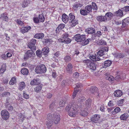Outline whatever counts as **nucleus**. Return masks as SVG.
I'll use <instances>...</instances> for the list:
<instances>
[{"label": "nucleus", "mask_w": 129, "mask_h": 129, "mask_svg": "<svg viewBox=\"0 0 129 129\" xmlns=\"http://www.w3.org/2000/svg\"><path fill=\"white\" fill-rule=\"evenodd\" d=\"M79 106L75 103H70L66 108V111L68 112L69 115L71 117H74L78 113Z\"/></svg>", "instance_id": "nucleus-1"}, {"label": "nucleus", "mask_w": 129, "mask_h": 129, "mask_svg": "<svg viewBox=\"0 0 129 129\" xmlns=\"http://www.w3.org/2000/svg\"><path fill=\"white\" fill-rule=\"evenodd\" d=\"M69 20L70 23H71L72 27L74 26L78 23V21L75 19V17L73 13H71L69 15Z\"/></svg>", "instance_id": "nucleus-2"}, {"label": "nucleus", "mask_w": 129, "mask_h": 129, "mask_svg": "<svg viewBox=\"0 0 129 129\" xmlns=\"http://www.w3.org/2000/svg\"><path fill=\"white\" fill-rule=\"evenodd\" d=\"M46 68L45 65H41L37 66L35 70L37 73H43L46 72Z\"/></svg>", "instance_id": "nucleus-3"}, {"label": "nucleus", "mask_w": 129, "mask_h": 129, "mask_svg": "<svg viewBox=\"0 0 129 129\" xmlns=\"http://www.w3.org/2000/svg\"><path fill=\"white\" fill-rule=\"evenodd\" d=\"M85 35H80L77 34L74 37V39L77 42H81L85 40Z\"/></svg>", "instance_id": "nucleus-4"}, {"label": "nucleus", "mask_w": 129, "mask_h": 129, "mask_svg": "<svg viewBox=\"0 0 129 129\" xmlns=\"http://www.w3.org/2000/svg\"><path fill=\"white\" fill-rule=\"evenodd\" d=\"M100 116L98 114L93 115L91 118V121L92 123H97L99 122L100 119Z\"/></svg>", "instance_id": "nucleus-5"}, {"label": "nucleus", "mask_w": 129, "mask_h": 129, "mask_svg": "<svg viewBox=\"0 0 129 129\" xmlns=\"http://www.w3.org/2000/svg\"><path fill=\"white\" fill-rule=\"evenodd\" d=\"M36 42V41L35 39H32L30 40L28 45V47L31 49L35 50L36 47L35 45Z\"/></svg>", "instance_id": "nucleus-6"}, {"label": "nucleus", "mask_w": 129, "mask_h": 129, "mask_svg": "<svg viewBox=\"0 0 129 129\" xmlns=\"http://www.w3.org/2000/svg\"><path fill=\"white\" fill-rule=\"evenodd\" d=\"M1 115L2 118L4 120H7L9 117V113L6 110H4L2 111Z\"/></svg>", "instance_id": "nucleus-7"}, {"label": "nucleus", "mask_w": 129, "mask_h": 129, "mask_svg": "<svg viewBox=\"0 0 129 129\" xmlns=\"http://www.w3.org/2000/svg\"><path fill=\"white\" fill-rule=\"evenodd\" d=\"M35 55V53L33 50H28L27 52L25 54L24 56V59H26L29 57L33 56Z\"/></svg>", "instance_id": "nucleus-8"}, {"label": "nucleus", "mask_w": 129, "mask_h": 129, "mask_svg": "<svg viewBox=\"0 0 129 129\" xmlns=\"http://www.w3.org/2000/svg\"><path fill=\"white\" fill-rule=\"evenodd\" d=\"M53 119L54 122L55 124H58L60 120V118L59 114L55 113L53 115Z\"/></svg>", "instance_id": "nucleus-9"}, {"label": "nucleus", "mask_w": 129, "mask_h": 129, "mask_svg": "<svg viewBox=\"0 0 129 129\" xmlns=\"http://www.w3.org/2000/svg\"><path fill=\"white\" fill-rule=\"evenodd\" d=\"M98 88L96 87H92L90 89V92L95 95L99 96V94L98 91Z\"/></svg>", "instance_id": "nucleus-10"}, {"label": "nucleus", "mask_w": 129, "mask_h": 129, "mask_svg": "<svg viewBox=\"0 0 129 129\" xmlns=\"http://www.w3.org/2000/svg\"><path fill=\"white\" fill-rule=\"evenodd\" d=\"M98 21L100 22H106L109 20V18H106L105 16H98L96 18Z\"/></svg>", "instance_id": "nucleus-11"}, {"label": "nucleus", "mask_w": 129, "mask_h": 129, "mask_svg": "<svg viewBox=\"0 0 129 129\" xmlns=\"http://www.w3.org/2000/svg\"><path fill=\"white\" fill-rule=\"evenodd\" d=\"M31 29L30 26H26L22 27L20 30V32L22 33L23 34L27 32L29 30Z\"/></svg>", "instance_id": "nucleus-12"}, {"label": "nucleus", "mask_w": 129, "mask_h": 129, "mask_svg": "<svg viewBox=\"0 0 129 129\" xmlns=\"http://www.w3.org/2000/svg\"><path fill=\"white\" fill-rule=\"evenodd\" d=\"M9 18L7 16V14L6 13H4L1 15L0 17V19L2 20L3 21H8L9 20Z\"/></svg>", "instance_id": "nucleus-13"}, {"label": "nucleus", "mask_w": 129, "mask_h": 129, "mask_svg": "<svg viewBox=\"0 0 129 129\" xmlns=\"http://www.w3.org/2000/svg\"><path fill=\"white\" fill-rule=\"evenodd\" d=\"M73 66L71 63H69L67 65L66 68L67 72L69 74H71L72 73Z\"/></svg>", "instance_id": "nucleus-14"}, {"label": "nucleus", "mask_w": 129, "mask_h": 129, "mask_svg": "<svg viewBox=\"0 0 129 129\" xmlns=\"http://www.w3.org/2000/svg\"><path fill=\"white\" fill-rule=\"evenodd\" d=\"M129 24V17H128L124 19L123 21L122 27L123 28Z\"/></svg>", "instance_id": "nucleus-15"}, {"label": "nucleus", "mask_w": 129, "mask_h": 129, "mask_svg": "<svg viewBox=\"0 0 129 129\" xmlns=\"http://www.w3.org/2000/svg\"><path fill=\"white\" fill-rule=\"evenodd\" d=\"M40 83V81L39 79H34L31 81L30 84L32 85H35L38 84Z\"/></svg>", "instance_id": "nucleus-16"}, {"label": "nucleus", "mask_w": 129, "mask_h": 129, "mask_svg": "<svg viewBox=\"0 0 129 129\" xmlns=\"http://www.w3.org/2000/svg\"><path fill=\"white\" fill-rule=\"evenodd\" d=\"M89 58L93 61H98L101 59L100 57L99 56H97L95 54L92 56H90Z\"/></svg>", "instance_id": "nucleus-17"}, {"label": "nucleus", "mask_w": 129, "mask_h": 129, "mask_svg": "<svg viewBox=\"0 0 129 129\" xmlns=\"http://www.w3.org/2000/svg\"><path fill=\"white\" fill-rule=\"evenodd\" d=\"M126 75L125 73L121 74L120 75H119L116 76L114 78V80L118 81L119 79H124L125 78Z\"/></svg>", "instance_id": "nucleus-18"}, {"label": "nucleus", "mask_w": 129, "mask_h": 129, "mask_svg": "<svg viewBox=\"0 0 129 129\" xmlns=\"http://www.w3.org/2000/svg\"><path fill=\"white\" fill-rule=\"evenodd\" d=\"M68 17L65 14H63L62 15V21L65 23H67L69 21Z\"/></svg>", "instance_id": "nucleus-19"}, {"label": "nucleus", "mask_w": 129, "mask_h": 129, "mask_svg": "<svg viewBox=\"0 0 129 129\" xmlns=\"http://www.w3.org/2000/svg\"><path fill=\"white\" fill-rule=\"evenodd\" d=\"M122 95V93L121 90H118L115 91L114 93L115 96L119 97Z\"/></svg>", "instance_id": "nucleus-20"}, {"label": "nucleus", "mask_w": 129, "mask_h": 129, "mask_svg": "<svg viewBox=\"0 0 129 129\" xmlns=\"http://www.w3.org/2000/svg\"><path fill=\"white\" fill-rule=\"evenodd\" d=\"M97 65L93 63H90L88 66V68L92 70H95L96 68Z\"/></svg>", "instance_id": "nucleus-21"}, {"label": "nucleus", "mask_w": 129, "mask_h": 129, "mask_svg": "<svg viewBox=\"0 0 129 129\" xmlns=\"http://www.w3.org/2000/svg\"><path fill=\"white\" fill-rule=\"evenodd\" d=\"M49 52V48L48 47H45L44 48L42 51V53L44 55H46Z\"/></svg>", "instance_id": "nucleus-22"}, {"label": "nucleus", "mask_w": 129, "mask_h": 129, "mask_svg": "<svg viewBox=\"0 0 129 129\" xmlns=\"http://www.w3.org/2000/svg\"><path fill=\"white\" fill-rule=\"evenodd\" d=\"M95 31L94 29L92 28H87L85 30V31L88 34H91L95 32Z\"/></svg>", "instance_id": "nucleus-23"}, {"label": "nucleus", "mask_w": 129, "mask_h": 129, "mask_svg": "<svg viewBox=\"0 0 129 129\" xmlns=\"http://www.w3.org/2000/svg\"><path fill=\"white\" fill-rule=\"evenodd\" d=\"M112 63V62L110 60H107L105 61L104 62L103 67L106 68L110 66Z\"/></svg>", "instance_id": "nucleus-24"}, {"label": "nucleus", "mask_w": 129, "mask_h": 129, "mask_svg": "<svg viewBox=\"0 0 129 129\" xmlns=\"http://www.w3.org/2000/svg\"><path fill=\"white\" fill-rule=\"evenodd\" d=\"M122 11V10H119L118 11L114 13V15L118 16H121L123 15Z\"/></svg>", "instance_id": "nucleus-25"}, {"label": "nucleus", "mask_w": 129, "mask_h": 129, "mask_svg": "<svg viewBox=\"0 0 129 129\" xmlns=\"http://www.w3.org/2000/svg\"><path fill=\"white\" fill-rule=\"evenodd\" d=\"M44 36V35L43 33H40L35 34L34 36V37L35 38L38 39H41L43 38Z\"/></svg>", "instance_id": "nucleus-26"}, {"label": "nucleus", "mask_w": 129, "mask_h": 129, "mask_svg": "<svg viewBox=\"0 0 129 129\" xmlns=\"http://www.w3.org/2000/svg\"><path fill=\"white\" fill-rule=\"evenodd\" d=\"M128 116V115L127 113H125L122 115L120 116V118L121 120H126Z\"/></svg>", "instance_id": "nucleus-27"}, {"label": "nucleus", "mask_w": 129, "mask_h": 129, "mask_svg": "<svg viewBox=\"0 0 129 129\" xmlns=\"http://www.w3.org/2000/svg\"><path fill=\"white\" fill-rule=\"evenodd\" d=\"M42 84H40L38 85L34 88L35 91L37 92H40L42 89Z\"/></svg>", "instance_id": "nucleus-28"}, {"label": "nucleus", "mask_w": 129, "mask_h": 129, "mask_svg": "<svg viewBox=\"0 0 129 129\" xmlns=\"http://www.w3.org/2000/svg\"><path fill=\"white\" fill-rule=\"evenodd\" d=\"M64 24H61L58 25L57 27L56 31V33H58V31L63 29L64 27Z\"/></svg>", "instance_id": "nucleus-29"}, {"label": "nucleus", "mask_w": 129, "mask_h": 129, "mask_svg": "<svg viewBox=\"0 0 129 129\" xmlns=\"http://www.w3.org/2000/svg\"><path fill=\"white\" fill-rule=\"evenodd\" d=\"M21 73L23 75H27L28 73V71L26 68H23L21 71Z\"/></svg>", "instance_id": "nucleus-30"}, {"label": "nucleus", "mask_w": 129, "mask_h": 129, "mask_svg": "<svg viewBox=\"0 0 129 129\" xmlns=\"http://www.w3.org/2000/svg\"><path fill=\"white\" fill-rule=\"evenodd\" d=\"M98 44L99 45H104L106 44V42L103 40H99L98 42Z\"/></svg>", "instance_id": "nucleus-31"}, {"label": "nucleus", "mask_w": 129, "mask_h": 129, "mask_svg": "<svg viewBox=\"0 0 129 129\" xmlns=\"http://www.w3.org/2000/svg\"><path fill=\"white\" fill-rule=\"evenodd\" d=\"M71 40L68 37L66 39H62V40L60 41V42H63L65 43L68 44L70 43L71 42Z\"/></svg>", "instance_id": "nucleus-32"}, {"label": "nucleus", "mask_w": 129, "mask_h": 129, "mask_svg": "<svg viewBox=\"0 0 129 129\" xmlns=\"http://www.w3.org/2000/svg\"><path fill=\"white\" fill-rule=\"evenodd\" d=\"M6 65L5 64H3L0 69V73H4L6 70Z\"/></svg>", "instance_id": "nucleus-33"}, {"label": "nucleus", "mask_w": 129, "mask_h": 129, "mask_svg": "<svg viewBox=\"0 0 129 129\" xmlns=\"http://www.w3.org/2000/svg\"><path fill=\"white\" fill-rule=\"evenodd\" d=\"M114 108L113 107H110L108 108L107 109V111L112 116V115H114V110H113Z\"/></svg>", "instance_id": "nucleus-34"}, {"label": "nucleus", "mask_w": 129, "mask_h": 129, "mask_svg": "<svg viewBox=\"0 0 129 129\" xmlns=\"http://www.w3.org/2000/svg\"><path fill=\"white\" fill-rule=\"evenodd\" d=\"M85 9L86 10L88 13L92 11V7L91 5H87L86 6Z\"/></svg>", "instance_id": "nucleus-35"}, {"label": "nucleus", "mask_w": 129, "mask_h": 129, "mask_svg": "<svg viewBox=\"0 0 129 129\" xmlns=\"http://www.w3.org/2000/svg\"><path fill=\"white\" fill-rule=\"evenodd\" d=\"M82 6V5L80 4H75L73 5V8L74 10H75L81 7Z\"/></svg>", "instance_id": "nucleus-36"}, {"label": "nucleus", "mask_w": 129, "mask_h": 129, "mask_svg": "<svg viewBox=\"0 0 129 129\" xmlns=\"http://www.w3.org/2000/svg\"><path fill=\"white\" fill-rule=\"evenodd\" d=\"M25 84L24 82H22L19 83V89L21 90H22L25 86Z\"/></svg>", "instance_id": "nucleus-37"}, {"label": "nucleus", "mask_w": 129, "mask_h": 129, "mask_svg": "<svg viewBox=\"0 0 129 129\" xmlns=\"http://www.w3.org/2000/svg\"><path fill=\"white\" fill-rule=\"evenodd\" d=\"M64 59L65 62H67L70 61L72 59V58L70 56L66 55L64 57Z\"/></svg>", "instance_id": "nucleus-38"}, {"label": "nucleus", "mask_w": 129, "mask_h": 129, "mask_svg": "<svg viewBox=\"0 0 129 129\" xmlns=\"http://www.w3.org/2000/svg\"><path fill=\"white\" fill-rule=\"evenodd\" d=\"M16 79L14 77L12 78L9 82V84L11 85H13L16 82Z\"/></svg>", "instance_id": "nucleus-39"}, {"label": "nucleus", "mask_w": 129, "mask_h": 129, "mask_svg": "<svg viewBox=\"0 0 129 129\" xmlns=\"http://www.w3.org/2000/svg\"><path fill=\"white\" fill-rule=\"evenodd\" d=\"M105 78L106 80L111 81H114V77L113 76L110 75L106 76Z\"/></svg>", "instance_id": "nucleus-40"}, {"label": "nucleus", "mask_w": 129, "mask_h": 129, "mask_svg": "<svg viewBox=\"0 0 129 129\" xmlns=\"http://www.w3.org/2000/svg\"><path fill=\"white\" fill-rule=\"evenodd\" d=\"M77 99L79 102H82L85 100V98L82 95L78 97Z\"/></svg>", "instance_id": "nucleus-41"}, {"label": "nucleus", "mask_w": 129, "mask_h": 129, "mask_svg": "<svg viewBox=\"0 0 129 129\" xmlns=\"http://www.w3.org/2000/svg\"><path fill=\"white\" fill-rule=\"evenodd\" d=\"M105 16L106 17V18H108L112 17L113 16V14L110 12H107V13Z\"/></svg>", "instance_id": "nucleus-42"}, {"label": "nucleus", "mask_w": 129, "mask_h": 129, "mask_svg": "<svg viewBox=\"0 0 129 129\" xmlns=\"http://www.w3.org/2000/svg\"><path fill=\"white\" fill-rule=\"evenodd\" d=\"M39 21L43 22L44 21L45 18L43 15L42 14H40L39 16Z\"/></svg>", "instance_id": "nucleus-43"}, {"label": "nucleus", "mask_w": 129, "mask_h": 129, "mask_svg": "<svg viewBox=\"0 0 129 129\" xmlns=\"http://www.w3.org/2000/svg\"><path fill=\"white\" fill-rule=\"evenodd\" d=\"M87 11L85 9H81L80 10V13L81 14L83 15H87L88 13Z\"/></svg>", "instance_id": "nucleus-44"}, {"label": "nucleus", "mask_w": 129, "mask_h": 129, "mask_svg": "<svg viewBox=\"0 0 129 129\" xmlns=\"http://www.w3.org/2000/svg\"><path fill=\"white\" fill-rule=\"evenodd\" d=\"M17 23L19 25L23 26L24 25V22H22L20 20L17 19L16 21Z\"/></svg>", "instance_id": "nucleus-45"}, {"label": "nucleus", "mask_w": 129, "mask_h": 129, "mask_svg": "<svg viewBox=\"0 0 129 129\" xmlns=\"http://www.w3.org/2000/svg\"><path fill=\"white\" fill-rule=\"evenodd\" d=\"M88 113L85 111H81L80 112V115L83 116H87Z\"/></svg>", "instance_id": "nucleus-46"}, {"label": "nucleus", "mask_w": 129, "mask_h": 129, "mask_svg": "<svg viewBox=\"0 0 129 129\" xmlns=\"http://www.w3.org/2000/svg\"><path fill=\"white\" fill-rule=\"evenodd\" d=\"M53 123L52 121L48 120L46 123V124L48 128L50 127Z\"/></svg>", "instance_id": "nucleus-47"}, {"label": "nucleus", "mask_w": 129, "mask_h": 129, "mask_svg": "<svg viewBox=\"0 0 129 129\" xmlns=\"http://www.w3.org/2000/svg\"><path fill=\"white\" fill-rule=\"evenodd\" d=\"M53 114H49L47 116V120H48L52 121L53 118Z\"/></svg>", "instance_id": "nucleus-48"}, {"label": "nucleus", "mask_w": 129, "mask_h": 129, "mask_svg": "<svg viewBox=\"0 0 129 129\" xmlns=\"http://www.w3.org/2000/svg\"><path fill=\"white\" fill-rule=\"evenodd\" d=\"M126 56L125 54L123 53H118L116 56V57L118 58H123Z\"/></svg>", "instance_id": "nucleus-49"}, {"label": "nucleus", "mask_w": 129, "mask_h": 129, "mask_svg": "<svg viewBox=\"0 0 129 129\" xmlns=\"http://www.w3.org/2000/svg\"><path fill=\"white\" fill-rule=\"evenodd\" d=\"M104 52L103 50H100L97 53V55L98 56H101L104 55Z\"/></svg>", "instance_id": "nucleus-50"}, {"label": "nucleus", "mask_w": 129, "mask_h": 129, "mask_svg": "<svg viewBox=\"0 0 129 129\" xmlns=\"http://www.w3.org/2000/svg\"><path fill=\"white\" fill-rule=\"evenodd\" d=\"M68 35L67 34H64L62 35V37L58 39V41H60L62 40V39H66L68 37Z\"/></svg>", "instance_id": "nucleus-51"}, {"label": "nucleus", "mask_w": 129, "mask_h": 129, "mask_svg": "<svg viewBox=\"0 0 129 129\" xmlns=\"http://www.w3.org/2000/svg\"><path fill=\"white\" fill-rule=\"evenodd\" d=\"M92 4L91 6L92 7V9H93V10H98V7L96 3H92Z\"/></svg>", "instance_id": "nucleus-52"}, {"label": "nucleus", "mask_w": 129, "mask_h": 129, "mask_svg": "<svg viewBox=\"0 0 129 129\" xmlns=\"http://www.w3.org/2000/svg\"><path fill=\"white\" fill-rule=\"evenodd\" d=\"M121 109L119 107H117L114 110V114L118 113L120 111Z\"/></svg>", "instance_id": "nucleus-53"}, {"label": "nucleus", "mask_w": 129, "mask_h": 129, "mask_svg": "<svg viewBox=\"0 0 129 129\" xmlns=\"http://www.w3.org/2000/svg\"><path fill=\"white\" fill-rule=\"evenodd\" d=\"M123 11L127 12L129 11V6H126L124 7L121 8V9Z\"/></svg>", "instance_id": "nucleus-54"}, {"label": "nucleus", "mask_w": 129, "mask_h": 129, "mask_svg": "<svg viewBox=\"0 0 129 129\" xmlns=\"http://www.w3.org/2000/svg\"><path fill=\"white\" fill-rule=\"evenodd\" d=\"M28 1H24L22 4V6L23 7L25 8L27 6L28 4Z\"/></svg>", "instance_id": "nucleus-55"}, {"label": "nucleus", "mask_w": 129, "mask_h": 129, "mask_svg": "<svg viewBox=\"0 0 129 129\" xmlns=\"http://www.w3.org/2000/svg\"><path fill=\"white\" fill-rule=\"evenodd\" d=\"M124 100L123 99L121 100L118 102V105L119 106H121L123 105Z\"/></svg>", "instance_id": "nucleus-56"}, {"label": "nucleus", "mask_w": 129, "mask_h": 129, "mask_svg": "<svg viewBox=\"0 0 129 129\" xmlns=\"http://www.w3.org/2000/svg\"><path fill=\"white\" fill-rule=\"evenodd\" d=\"M101 49H102L101 50H103L104 52L105 51H108V48L105 46H102Z\"/></svg>", "instance_id": "nucleus-57"}, {"label": "nucleus", "mask_w": 129, "mask_h": 129, "mask_svg": "<svg viewBox=\"0 0 129 129\" xmlns=\"http://www.w3.org/2000/svg\"><path fill=\"white\" fill-rule=\"evenodd\" d=\"M65 104V102L63 100L61 101L59 103V105L60 107H62L64 106Z\"/></svg>", "instance_id": "nucleus-58"}, {"label": "nucleus", "mask_w": 129, "mask_h": 129, "mask_svg": "<svg viewBox=\"0 0 129 129\" xmlns=\"http://www.w3.org/2000/svg\"><path fill=\"white\" fill-rule=\"evenodd\" d=\"M79 76V73L78 72H75L73 74V77L76 78H78Z\"/></svg>", "instance_id": "nucleus-59"}, {"label": "nucleus", "mask_w": 129, "mask_h": 129, "mask_svg": "<svg viewBox=\"0 0 129 129\" xmlns=\"http://www.w3.org/2000/svg\"><path fill=\"white\" fill-rule=\"evenodd\" d=\"M78 92V90H75V91H74L73 92V95H72V97L73 99H74V98L75 97V96L76 95V93Z\"/></svg>", "instance_id": "nucleus-60"}, {"label": "nucleus", "mask_w": 129, "mask_h": 129, "mask_svg": "<svg viewBox=\"0 0 129 129\" xmlns=\"http://www.w3.org/2000/svg\"><path fill=\"white\" fill-rule=\"evenodd\" d=\"M91 40L90 39H88L86 40L85 41L84 43V44L85 45H86L89 43V41Z\"/></svg>", "instance_id": "nucleus-61"}, {"label": "nucleus", "mask_w": 129, "mask_h": 129, "mask_svg": "<svg viewBox=\"0 0 129 129\" xmlns=\"http://www.w3.org/2000/svg\"><path fill=\"white\" fill-rule=\"evenodd\" d=\"M102 33L103 32H102L100 31H97L96 33L97 36L98 37H100L102 35Z\"/></svg>", "instance_id": "nucleus-62"}, {"label": "nucleus", "mask_w": 129, "mask_h": 129, "mask_svg": "<svg viewBox=\"0 0 129 129\" xmlns=\"http://www.w3.org/2000/svg\"><path fill=\"white\" fill-rule=\"evenodd\" d=\"M91 100L90 99H88L86 101V104L87 105H89L91 104Z\"/></svg>", "instance_id": "nucleus-63"}, {"label": "nucleus", "mask_w": 129, "mask_h": 129, "mask_svg": "<svg viewBox=\"0 0 129 129\" xmlns=\"http://www.w3.org/2000/svg\"><path fill=\"white\" fill-rule=\"evenodd\" d=\"M33 20L34 22L36 23H38L40 21L39 19L37 17L34 18Z\"/></svg>", "instance_id": "nucleus-64"}]
</instances>
